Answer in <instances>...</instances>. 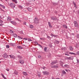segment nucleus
<instances>
[{"mask_svg":"<svg viewBox=\"0 0 79 79\" xmlns=\"http://www.w3.org/2000/svg\"><path fill=\"white\" fill-rule=\"evenodd\" d=\"M9 6L13 9H14V8H15V4L13 3H10L9 5Z\"/></svg>","mask_w":79,"mask_h":79,"instance_id":"f257e3e1","label":"nucleus"},{"mask_svg":"<svg viewBox=\"0 0 79 79\" xmlns=\"http://www.w3.org/2000/svg\"><path fill=\"white\" fill-rule=\"evenodd\" d=\"M74 24L75 27H79V26L78 25V24L77 23V22L76 21H74Z\"/></svg>","mask_w":79,"mask_h":79,"instance_id":"f03ea898","label":"nucleus"},{"mask_svg":"<svg viewBox=\"0 0 79 79\" xmlns=\"http://www.w3.org/2000/svg\"><path fill=\"white\" fill-rule=\"evenodd\" d=\"M42 73L44 75H48L49 74V72L47 71H43Z\"/></svg>","mask_w":79,"mask_h":79,"instance_id":"7ed1b4c3","label":"nucleus"},{"mask_svg":"<svg viewBox=\"0 0 79 79\" xmlns=\"http://www.w3.org/2000/svg\"><path fill=\"white\" fill-rule=\"evenodd\" d=\"M73 56H71L69 57H67L66 58L67 60H73Z\"/></svg>","mask_w":79,"mask_h":79,"instance_id":"20e7f679","label":"nucleus"},{"mask_svg":"<svg viewBox=\"0 0 79 79\" xmlns=\"http://www.w3.org/2000/svg\"><path fill=\"white\" fill-rule=\"evenodd\" d=\"M52 67L53 68H58V65H56L52 66Z\"/></svg>","mask_w":79,"mask_h":79,"instance_id":"39448f33","label":"nucleus"},{"mask_svg":"<svg viewBox=\"0 0 79 79\" xmlns=\"http://www.w3.org/2000/svg\"><path fill=\"white\" fill-rule=\"evenodd\" d=\"M10 22L13 24H14V25H16V23L15 21H11Z\"/></svg>","mask_w":79,"mask_h":79,"instance_id":"423d86ee","label":"nucleus"},{"mask_svg":"<svg viewBox=\"0 0 79 79\" xmlns=\"http://www.w3.org/2000/svg\"><path fill=\"white\" fill-rule=\"evenodd\" d=\"M3 56L4 58H7V57H8V55L6 54H4Z\"/></svg>","mask_w":79,"mask_h":79,"instance_id":"0eeeda50","label":"nucleus"},{"mask_svg":"<svg viewBox=\"0 0 79 79\" xmlns=\"http://www.w3.org/2000/svg\"><path fill=\"white\" fill-rule=\"evenodd\" d=\"M56 63H57V61H54L53 62H52V63H51V64L52 65H53V64H56Z\"/></svg>","mask_w":79,"mask_h":79,"instance_id":"6e6552de","label":"nucleus"},{"mask_svg":"<svg viewBox=\"0 0 79 79\" xmlns=\"http://www.w3.org/2000/svg\"><path fill=\"white\" fill-rule=\"evenodd\" d=\"M64 67H65V68H69V65L66 64L65 65H64Z\"/></svg>","mask_w":79,"mask_h":79,"instance_id":"1a4fd4ad","label":"nucleus"},{"mask_svg":"<svg viewBox=\"0 0 79 79\" xmlns=\"http://www.w3.org/2000/svg\"><path fill=\"white\" fill-rule=\"evenodd\" d=\"M48 25L49 27H50V28H52V25H51V23H50V22H48Z\"/></svg>","mask_w":79,"mask_h":79,"instance_id":"9d476101","label":"nucleus"},{"mask_svg":"<svg viewBox=\"0 0 79 79\" xmlns=\"http://www.w3.org/2000/svg\"><path fill=\"white\" fill-rule=\"evenodd\" d=\"M19 62L20 63H21V64H23L24 63V60H20L19 61Z\"/></svg>","mask_w":79,"mask_h":79,"instance_id":"9b49d317","label":"nucleus"},{"mask_svg":"<svg viewBox=\"0 0 79 79\" xmlns=\"http://www.w3.org/2000/svg\"><path fill=\"white\" fill-rule=\"evenodd\" d=\"M69 54H71V55H75V56H76L77 55V54H76L75 53H73V52H70L69 53Z\"/></svg>","mask_w":79,"mask_h":79,"instance_id":"f8f14e48","label":"nucleus"},{"mask_svg":"<svg viewBox=\"0 0 79 79\" xmlns=\"http://www.w3.org/2000/svg\"><path fill=\"white\" fill-rule=\"evenodd\" d=\"M63 27H64V28H65V29H68V27H67V26L66 25H63Z\"/></svg>","mask_w":79,"mask_h":79,"instance_id":"ddd939ff","label":"nucleus"},{"mask_svg":"<svg viewBox=\"0 0 79 79\" xmlns=\"http://www.w3.org/2000/svg\"><path fill=\"white\" fill-rule=\"evenodd\" d=\"M0 6H1V7H2V8H3V9H5V6L2 5L1 4H0Z\"/></svg>","mask_w":79,"mask_h":79,"instance_id":"4468645a","label":"nucleus"},{"mask_svg":"<svg viewBox=\"0 0 79 79\" xmlns=\"http://www.w3.org/2000/svg\"><path fill=\"white\" fill-rule=\"evenodd\" d=\"M23 74L24 76H27V73L26 72H23Z\"/></svg>","mask_w":79,"mask_h":79,"instance_id":"2eb2a0df","label":"nucleus"},{"mask_svg":"<svg viewBox=\"0 0 79 79\" xmlns=\"http://www.w3.org/2000/svg\"><path fill=\"white\" fill-rule=\"evenodd\" d=\"M12 2H15V3H18V1H17V0H12Z\"/></svg>","mask_w":79,"mask_h":79,"instance_id":"dca6fc26","label":"nucleus"},{"mask_svg":"<svg viewBox=\"0 0 79 79\" xmlns=\"http://www.w3.org/2000/svg\"><path fill=\"white\" fill-rule=\"evenodd\" d=\"M14 74L15 75H17L18 74V72L16 70H15L14 72Z\"/></svg>","mask_w":79,"mask_h":79,"instance_id":"f3484780","label":"nucleus"},{"mask_svg":"<svg viewBox=\"0 0 79 79\" xmlns=\"http://www.w3.org/2000/svg\"><path fill=\"white\" fill-rule=\"evenodd\" d=\"M69 49L70 50H71V51H72V50H73V47H72L71 46L70 47Z\"/></svg>","mask_w":79,"mask_h":79,"instance_id":"a211bd4d","label":"nucleus"},{"mask_svg":"<svg viewBox=\"0 0 79 79\" xmlns=\"http://www.w3.org/2000/svg\"><path fill=\"white\" fill-rule=\"evenodd\" d=\"M13 37H15V38H16V37H18V36L17 35H16V34H14L13 35Z\"/></svg>","mask_w":79,"mask_h":79,"instance_id":"6ab92c4d","label":"nucleus"},{"mask_svg":"<svg viewBox=\"0 0 79 79\" xmlns=\"http://www.w3.org/2000/svg\"><path fill=\"white\" fill-rule=\"evenodd\" d=\"M7 20H11V17H7Z\"/></svg>","mask_w":79,"mask_h":79,"instance_id":"aec40b11","label":"nucleus"},{"mask_svg":"<svg viewBox=\"0 0 79 79\" xmlns=\"http://www.w3.org/2000/svg\"><path fill=\"white\" fill-rule=\"evenodd\" d=\"M18 57L19 58V59H21L22 58V56L19 55H18Z\"/></svg>","mask_w":79,"mask_h":79,"instance_id":"412c9836","label":"nucleus"},{"mask_svg":"<svg viewBox=\"0 0 79 79\" xmlns=\"http://www.w3.org/2000/svg\"><path fill=\"white\" fill-rule=\"evenodd\" d=\"M10 34H14V32H13L12 30H10Z\"/></svg>","mask_w":79,"mask_h":79,"instance_id":"4be33fe9","label":"nucleus"},{"mask_svg":"<svg viewBox=\"0 0 79 79\" xmlns=\"http://www.w3.org/2000/svg\"><path fill=\"white\" fill-rule=\"evenodd\" d=\"M62 73L63 74H66V72L64 70L62 71Z\"/></svg>","mask_w":79,"mask_h":79,"instance_id":"5701e85b","label":"nucleus"},{"mask_svg":"<svg viewBox=\"0 0 79 79\" xmlns=\"http://www.w3.org/2000/svg\"><path fill=\"white\" fill-rule=\"evenodd\" d=\"M18 48H19V49H22L23 48L21 46H18Z\"/></svg>","mask_w":79,"mask_h":79,"instance_id":"b1692460","label":"nucleus"},{"mask_svg":"<svg viewBox=\"0 0 79 79\" xmlns=\"http://www.w3.org/2000/svg\"><path fill=\"white\" fill-rule=\"evenodd\" d=\"M52 19H53V20H55V19H56V18L52 17Z\"/></svg>","mask_w":79,"mask_h":79,"instance_id":"393cba45","label":"nucleus"},{"mask_svg":"<svg viewBox=\"0 0 79 79\" xmlns=\"http://www.w3.org/2000/svg\"><path fill=\"white\" fill-rule=\"evenodd\" d=\"M18 39H23V37H21L18 36Z\"/></svg>","mask_w":79,"mask_h":79,"instance_id":"a878e982","label":"nucleus"},{"mask_svg":"<svg viewBox=\"0 0 79 79\" xmlns=\"http://www.w3.org/2000/svg\"><path fill=\"white\" fill-rule=\"evenodd\" d=\"M35 23H38L39 20H35Z\"/></svg>","mask_w":79,"mask_h":79,"instance_id":"bb28decb","label":"nucleus"},{"mask_svg":"<svg viewBox=\"0 0 79 79\" xmlns=\"http://www.w3.org/2000/svg\"><path fill=\"white\" fill-rule=\"evenodd\" d=\"M30 28H31V29H32L33 27H34L33 26V25H30Z\"/></svg>","mask_w":79,"mask_h":79,"instance_id":"cd10ccee","label":"nucleus"},{"mask_svg":"<svg viewBox=\"0 0 79 79\" xmlns=\"http://www.w3.org/2000/svg\"><path fill=\"white\" fill-rule=\"evenodd\" d=\"M55 42L57 44H58L60 43V42L56 40L55 41Z\"/></svg>","mask_w":79,"mask_h":79,"instance_id":"c85d7f7f","label":"nucleus"},{"mask_svg":"<svg viewBox=\"0 0 79 79\" xmlns=\"http://www.w3.org/2000/svg\"><path fill=\"white\" fill-rule=\"evenodd\" d=\"M6 48H10V46L8 45H6Z\"/></svg>","mask_w":79,"mask_h":79,"instance_id":"c756f323","label":"nucleus"},{"mask_svg":"<svg viewBox=\"0 0 79 79\" xmlns=\"http://www.w3.org/2000/svg\"><path fill=\"white\" fill-rule=\"evenodd\" d=\"M38 75L39 77H41L40 76V73H38Z\"/></svg>","mask_w":79,"mask_h":79,"instance_id":"7c9ffc66","label":"nucleus"},{"mask_svg":"<svg viewBox=\"0 0 79 79\" xmlns=\"http://www.w3.org/2000/svg\"><path fill=\"white\" fill-rule=\"evenodd\" d=\"M47 47H46L44 48V50L45 52L47 51Z\"/></svg>","mask_w":79,"mask_h":79,"instance_id":"2f4dec72","label":"nucleus"},{"mask_svg":"<svg viewBox=\"0 0 79 79\" xmlns=\"http://www.w3.org/2000/svg\"><path fill=\"white\" fill-rule=\"evenodd\" d=\"M14 44H13L12 43H10V45L11 46H13V45H14Z\"/></svg>","mask_w":79,"mask_h":79,"instance_id":"473e14b6","label":"nucleus"},{"mask_svg":"<svg viewBox=\"0 0 79 79\" xmlns=\"http://www.w3.org/2000/svg\"><path fill=\"white\" fill-rule=\"evenodd\" d=\"M1 76H2V77H3V78H4V77H5L4 75H3V74L2 73H1Z\"/></svg>","mask_w":79,"mask_h":79,"instance_id":"72a5a7b5","label":"nucleus"},{"mask_svg":"<svg viewBox=\"0 0 79 79\" xmlns=\"http://www.w3.org/2000/svg\"><path fill=\"white\" fill-rule=\"evenodd\" d=\"M19 8H21V9H23V6H19Z\"/></svg>","mask_w":79,"mask_h":79,"instance_id":"f704fd0d","label":"nucleus"},{"mask_svg":"<svg viewBox=\"0 0 79 79\" xmlns=\"http://www.w3.org/2000/svg\"><path fill=\"white\" fill-rule=\"evenodd\" d=\"M28 10L29 11H31V9L30 8H28Z\"/></svg>","mask_w":79,"mask_h":79,"instance_id":"c9c22d12","label":"nucleus"},{"mask_svg":"<svg viewBox=\"0 0 79 79\" xmlns=\"http://www.w3.org/2000/svg\"><path fill=\"white\" fill-rule=\"evenodd\" d=\"M3 23V22L2 20H0V23L1 24H2Z\"/></svg>","mask_w":79,"mask_h":79,"instance_id":"e433bc0d","label":"nucleus"},{"mask_svg":"<svg viewBox=\"0 0 79 79\" xmlns=\"http://www.w3.org/2000/svg\"><path fill=\"white\" fill-rule=\"evenodd\" d=\"M28 41L29 42H30V41H32V40H31V39H30V38H28Z\"/></svg>","mask_w":79,"mask_h":79,"instance_id":"4c0bfd02","label":"nucleus"},{"mask_svg":"<svg viewBox=\"0 0 79 79\" xmlns=\"http://www.w3.org/2000/svg\"><path fill=\"white\" fill-rule=\"evenodd\" d=\"M20 33L21 34H23V31H20Z\"/></svg>","mask_w":79,"mask_h":79,"instance_id":"58836bf2","label":"nucleus"},{"mask_svg":"<svg viewBox=\"0 0 79 79\" xmlns=\"http://www.w3.org/2000/svg\"><path fill=\"white\" fill-rule=\"evenodd\" d=\"M28 73H29V74H31V71L29 70L28 71Z\"/></svg>","mask_w":79,"mask_h":79,"instance_id":"ea45409f","label":"nucleus"},{"mask_svg":"<svg viewBox=\"0 0 79 79\" xmlns=\"http://www.w3.org/2000/svg\"><path fill=\"white\" fill-rule=\"evenodd\" d=\"M77 54L78 55H79V51H78L77 52Z\"/></svg>","mask_w":79,"mask_h":79,"instance_id":"a19ab883","label":"nucleus"},{"mask_svg":"<svg viewBox=\"0 0 79 79\" xmlns=\"http://www.w3.org/2000/svg\"><path fill=\"white\" fill-rule=\"evenodd\" d=\"M15 58V56H12L11 57V58Z\"/></svg>","mask_w":79,"mask_h":79,"instance_id":"79ce46f5","label":"nucleus"},{"mask_svg":"<svg viewBox=\"0 0 79 79\" xmlns=\"http://www.w3.org/2000/svg\"><path fill=\"white\" fill-rule=\"evenodd\" d=\"M77 38H79V34H78L77 35Z\"/></svg>","mask_w":79,"mask_h":79,"instance_id":"37998d69","label":"nucleus"},{"mask_svg":"<svg viewBox=\"0 0 79 79\" xmlns=\"http://www.w3.org/2000/svg\"><path fill=\"white\" fill-rule=\"evenodd\" d=\"M51 36H54L55 37H56V35H53L52 34H51Z\"/></svg>","mask_w":79,"mask_h":79,"instance_id":"c03bdc74","label":"nucleus"},{"mask_svg":"<svg viewBox=\"0 0 79 79\" xmlns=\"http://www.w3.org/2000/svg\"><path fill=\"white\" fill-rule=\"evenodd\" d=\"M77 63H79V60L77 59Z\"/></svg>","mask_w":79,"mask_h":79,"instance_id":"a18cd8bd","label":"nucleus"},{"mask_svg":"<svg viewBox=\"0 0 79 79\" xmlns=\"http://www.w3.org/2000/svg\"><path fill=\"white\" fill-rule=\"evenodd\" d=\"M47 38H48V39H51L50 37L48 36H47Z\"/></svg>","mask_w":79,"mask_h":79,"instance_id":"49530a36","label":"nucleus"},{"mask_svg":"<svg viewBox=\"0 0 79 79\" xmlns=\"http://www.w3.org/2000/svg\"><path fill=\"white\" fill-rule=\"evenodd\" d=\"M38 57L39 58H41V56L40 55H39Z\"/></svg>","mask_w":79,"mask_h":79,"instance_id":"de8ad7c7","label":"nucleus"},{"mask_svg":"<svg viewBox=\"0 0 79 79\" xmlns=\"http://www.w3.org/2000/svg\"><path fill=\"white\" fill-rule=\"evenodd\" d=\"M23 23H24V24H25V25H26V22H24Z\"/></svg>","mask_w":79,"mask_h":79,"instance_id":"09e8293b","label":"nucleus"},{"mask_svg":"<svg viewBox=\"0 0 79 79\" xmlns=\"http://www.w3.org/2000/svg\"><path fill=\"white\" fill-rule=\"evenodd\" d=\"M40 39L41 40H44V38H40Z\"/></svg>","mask_w":79,"mask_h":79,"instance_id":"8fccbe9b","label":"nucleus"},{"mask_svg":"<svg viewBox=\"0 0 79 79\" xmlns=\"http://www.w3.org/2000/svg\"><path fill=\"white\" fill-rule=\"evenodd\" d=\"M6 70L7 71H9V69H6Z\"/></svg>","mask_w":79,"mask_h":79,"instance_id":"3c124183","label":"nucleus"},{"mask_svg":"<svg viewBox=\"0 0 79 79\" xmlns=\"http://www.w3.org/2000/svg\"><path fill=\"white\" fill-rule=\"evenodd\" d=\"M27 39H28L27 38H24L23 39H25V40H27Z\"/></svg>","mask_w":79,"mask_h":79,"instance_id":"603ef678","label":"nucleus"},{"mask_svg":"<svg viewBox=\"0 0 79 79\" xmlns=\"http://www.w3.org/2000/svg\"><path fill=\"white\" fill-rule=\"evenodd\" d=\"M39 45L40 46V47H41V48H42V46H41V45H40V44H39Z\"/></svg>","mask_w":79,"mask_h":79,"instance_id":"864d4df0","label":"nucleus"},{"mask_svg":"<svg viewBox=\"0 0 79 79\" xmlns=\"http://www.w3.org/2000/svg\"><path fill=\"white\" fill-rule=\"evenodd\" d=\"M15 19H16V20H19L18 18H15Z\"/></svg>","mask_w":79,"mask_h":79,"instance_id":"5fc2aeb1","label":"nucleus"},{"mask_svg":"<svg viewBox=\"0 0 79 79\" xmlns=\"http://www.w3.org/2000/svg\"><path fill=\"white\" fill-rule=\"evenodd\" d=\"M35 44H38V43H37V42H35Z\"/></svg>","mask_w":79,"mask_h":79,"instance_id":"6e6d98bb","label":"nucleus"},{"mask_svg":"<svg viewBox=\"0 0 79 79\" xmlns=\"http://www.w3.org/2000/svg\"><path fill=\"white\" fill-rule=\"evenodd\" d=\"M65 55H67V56H69V55L66 54V53H65Z\"/></svg>","mask_w":79,"mask_h":79,"instance_id":"4d7b16f0","label":"nucleus"},{"mask_svg":"<svg viewBox=\"0 0 79 79\" xmlns=\"http://www.w3.org/2000/svg\"><path fill=\"white\" fill-rule=\"evenodd\" d=\"M1 10H2V11H3L4 12V11H5L3 10H2V9H1Z\"/></svg>","mask_w":79,"mask_h":79,"instance_id":"13d9d810","label":"nucleus"},{"mask_svg":"<svg viewBox=\"0 0 79 79\" xmlns=\"http://www.w3.org/2000/svg\"><path fill=\"white\" fill-rule=\"evenodd\" d=\"M0 26H2V23H0Z\"/></svg>","mask_w":79,"mask_h":79,"instance_id":"bf43d9fd","label":"nucleus"},{"mask_svg":"<svg viewBox=\"0 0 79 79\" xmlns=\"http://www.w3.org/2000/svg\"><path fill=\"white\" fill-rule=\"evenodd\" d=\"M35 19L36 20H37V18H35Z\"/></svg>","mask_w":79,"mask_h":79,"instance_id":"052dcab7","label":"nucleus"},{"mask_svg":"<svg viewBox=\"0 0 79 79\" xmlns=\"http://www.w3.org/2000/svg\"><path fill=\"white\" fill-rule=\"evenodd\" d=\"M65 71H66L67 72H68V70L65 69Z\"/></svg>","mask_w":79,"mask_h":79,"instance_id":"680f3d73","label":"nucleus"},{"mask_svg":"<svg viewBox=\"0 0 79 79\" xmlns=\"http://www.w3.org/2000/svg\"><path fill=\"white\" fill-rule=\"evenodd\" d=\"M65 49H66V48H63V50H65Z\"/></svg>","mask_w":79,"mask_h":79,"instance_id":"e2e57ef3","label":"nucleus"},{"mask_svg":"<svg viewBox=\"0 0 79 79\" xmlns=\"http://www.w3.org/2000/svg\"><path fill=\"white\" fill-rule=\"evenodd\" d=\"M73 4H74V5H75V6H76V3H74Z\"/></svg>","mask_w":79,"mask_h":79,"instance_id":"0e129e2a","label":"nucleus"},{"mask_svg":"<svg viewBox=\"0 0 79 79\" xmlns=\"http://www.w3.org/2000/svg\"><path fill=\"white\" fill-rule=\"evenodd\" d=\"M61 66H62V67H63V64H62L61 65Z\"/></svg>","mask_w":79,"mask_h":79,"instance_id":"69168bd1","label":"nucleus"},{"mask_svg":"<svg viewBox=\"0 0 79 79\" xmlns=\"http://www.w3.org/2000/svg\"><path fill=\"white\" fill-rule=\"evenodd\" d=\"M4 79H7L6 78V77H4Z\"/></svg>","mask_w":79,"mask_h":79,"instance_id":"338daca9","label":"nucleus"},{"mask_svg":"<svg viewBox=\"0 0 79 79\" xmlns=\"http://www.w3.org/2000/svg\"><path fill=\"white\" fill-rule=\"evenodd\" d=\"M52 79H55V78H54V77H52Z\"/></svg>","mask_w":79,"mask_h":79,"instance_id":"774afa93","label":"nucleus"}]
</instances>
